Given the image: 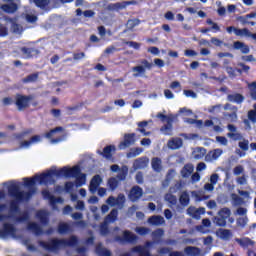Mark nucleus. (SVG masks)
Listing matches in <instances>:
<instances>
[{
	"label": "nucleus",
	"instance_id": "nucleus-1",
	"mask_svg": "<svg viewBox=\"0 0 256 256\" xmlns=\"http://www.w3.org/2000/svg\"><path fill=\"white\" fill-rule=\"evenodd\" d=\"M55 177H65L66 179H76V185L81 187L87 183V174L81 173V166L75 165L72 168L64 166L60 169H50L45 173L36 175L31 179H26L25 185L31 187L35 183L39 185H55Z\"/></svg>",
	"mask_w": 256,
	"mask_h": 256
},
{
	"label": "nucleus",
	"instance_id": "nucleus-2",
	"mask_svg": "<svg viewBox=\"0 0 256 256\" xmlns=\"http://www.w3.org/2000/svg\"><path fill=\"white\" fill-rule=\"evenodd\" d=\"M26 179H33V177L23 179L24 187H28L29 189L27 192L21 191L19 185L17 184H10L7 188L8 195L15 199L10 202V213H19V204L23 203V201H30L31 197L37 193V188H35V185L27 186L25 184Z\"/></svg>",
	"mask_w": 256,
	"mask_h": 256
},
{
	"label": "nucleus",
	"instance_id": "nucleus-3",
	"mask_svg": "<svg viewBox=\"0 0 256 256\" xmlns=\"http://www.w3.org/2000/svg\"><path fill=\"white\" fill-rule=\"evenodd\" d=\"M40 247L46 249V251H59L61 247H75L79 243L77 236H70L69 239H57L52 238L49 242L39 241Z\"/></svg>",
	"mask_w": 256,
	"mask_h": 256
},
{
	"label": "nucleus",
	"instance_id": "nucleus-4",
	"mask_svg": "<svg viewBox=\"0 0 256 256\" xmlns=\"http://www.w3.org/2000/svg\"><path fill=\"white\" fill-rule=\"evenodd\" d=\"M33 99H35L33 95L16 94L15 105L18 111H25V109H29V107H31V103L33 107H37L39 102H33Z\"/></svg>",
	"mask_w": 256,
	"mask_h": 256
},
{
	"label": "nucleus",
	"instance_id": "nucleus-5",
	"mask_svg": "<svg viewBox=\"0 0 256 256\" xmlns=\"http://www.w3.org/2000/svg\"><path fill=\"white\" fill-rule=\"evenodd\" d=\"M157 119H160L162 123H165L161 128L160 131L163 133V135H173V121H175V118L173 116H167L161 112H159L156 115Z\"/></svg>",
	"mask_w": 256,
	"mask_h": 256
},
{
	"label": "nucleus",
	"instance_id": "nucleus-6",
	"mask_svg": "<svg viewBox=\"0 0 256 256\" xmlns=\"http://www.w3.org/2000/svg\"><path fill=\"white\" fill-rule=\"evenodd\" d=\"M137 141V134L135 133H125L123 137V141L118 144V149L123 151L125 149H129L132 145H135Z\"/></svg>",
	"mask_w": 256,
	"mask_h": 256
},
{
	"label": "nucleus",
	"instance_id": "nucleus-7",
	"mask_svg": "<svg viewBox=\"0 0 256 256\" xmlns=\"http://www.w3.org/2000/svg\"><path fill=\"white\" fill-rule=\"evenodd\" d=\"M140 63L141 65L132 68L133 73H136L134 74V77H139V75H145L147 70L151 71L154 67L153 63L149 62L147 59H142Z\"/></svg>",
	"mask_w": 256,
	"mask_h": 256
},
{
	"label": "nucleus",
	"instance_id": "nucleus-8",
	"mask_svg": "<svg viewBox=\"0 0 256 256\" xmlns=\"http://www.w3.org/2000/svg\"><path fill=\"white\" fill-rule=\"evenodd\" d=\"M41 195H42L43 199L49 201L50 206L52 207V209H57V203H63V198L55 197L47 189L42 190Z\"/></svg>",
	"mask_w": 256,
	"mask_h": 256
},
{
	"label": "nucleus",
	"instance_id": "nucleus-9",
	"mask_svg": "<svg viewBox=\"0 0 256 256\" xmlns=\"http://www.w3.org/2000/svg\"><path fill=\"white\" fill-rule=\"evenodd\" d=\"M137 239H139V237H137V235H135L133 232L129 230L123 231V237L121 236L115 237V240L120 241V243H136Z\"/></svg>",
	"mask_w": 256,
	"mask_h": 256
},
{
	"label": "nucleus",
	"instance_id": "nucleus-10",
	"mask_svg": "<svg viewBox=\"0 0 256 256\" xmlns=\"http://www.w3.org/2000/svg\"><path fill=\"white\" fill-rule=\"evenodd\" d=\"M142 197H143V188L136 185L130 189L128 198L130 199V201H132V203L139 201Z\"/></svg>",
	"mask_w": 256,
	"mask_h": 256
},
{
	"label": "nucleus",
	"instance_id": "nucleus-11",
	"mask_svg": "<svg viewBox=\"0 0 256 256\" xmlns=\"http://www.w3.org/2000/svg\"><path fill=\"white\" fill-rule=\"evenodd\" d=\"M17 233V228L11 223H4L3 229L0 230L1 237H7V235H11L12 237L15 236Z\"/></svg>",
	"mask_w": 256,
	"mask_h": 256
},
{
	"label": "nucleus",
	"instance_id": "nucleus-12",
	"mask_svg": "<svg viewBox=\"0 0 256 256\" xmlns=\"http://www.w3.org/2000/svg\"><path fill=\"white\" fill-rule=\"evenodd\" d=\"M102 182H103V178H101L99 174H96L95 176H93L89 185L90 193H96L97 190L99 189V185H101Z\"/></svg>",
	"mask_w": 256,
	"mask_h": 256
},
{
	"label": "nucleus",
	"instance_id": "nucleus-13",
	"mask_svg": "<svg viewBox=\"0 0 256 256\" xmlns=\"http://www.w3.org/2000/svg\"><path fill=\"white\" fill-rule=\"evenodd\" d=\"M115 151V145H107L106 147H104L103 151L100 152V155L104 157V159L111 161V159H113V153H115Z\"/></svg>",
	"mask_w": 256,
	"mask_h": 256
},
{
	"label": "nucleus",
	"instance_id": "nucleus-14",
	"mask_svg": "<svg viewBox=\"0 0 256 256\" xmlns=\"http://www.w3.org/2000/svg\"><path fill=\"white\" fill-rule=\"evenodd\" d=\"M39 141H41V136L34 135L29 140H24V141L20 142V149H29V147H31V145H33L35 143H39Z\"/></svg>",
	"mask_w": 256,
	"mask_h": 256
},
{
	"label": "nucleus",
	"instance_id": "nucleus-15",
	"mask_svg": "<svg viewBox=\"0 0 256 256\" xmlns=\"http://www.w3.org/2000/svg\"><path fill=\"white\" fill-rule=\"evenodd\" d=\"M222 153L223 150L221 149L211 150L206 154L205 161H207V163H211V161H217V158L221 157Z\"/></svg>",
	"mask_w": 256,
	"mask_h": 256
},
{
	"label": "nucleus",
	"instance_id": "nucleus-16",
	"mask_svg": "<svg viewBox=\"0 0 256 256\" xmlns=\"http://www.w3.org/2000/svg\"><path fill=\"white\" fill-rule=\"evenodd\" d=\"M137 2L135 1H126L124 3L117 2L115 4L108 5L109 11H121V9H125L126 5H136Z\"/></svg>",
	"mask_w": 256,
	"mask_h": 256
},
{
	"label": "nucleus",
	"instance_id": "nucleus-17",
	"mask_svg": "<svg viewBox=\"0 0 256 256\" xmlns=\"http://www.w3.org/2000/svg\"><path fill=\"white\" fill-rule=\"evenodd\" d=\"M0 9H2L4 13H8L9 15H11L13 13H16V11L19 9V6L15 2L10 1L7 4L2 5Z\"/></svg>",
	"mask_w": 256,
	"mask_h": 256
},
{
	"label": "nucleus",
	"instance_id": "nucleus-18",
	"mask_svg": "<svg viewBox=\"0 0 256 256\" xmlns=\"http://www.w3.org/2000/svg\"><path fill=\"white\" fill-rule=\"evenodd\" d=\"M227 101L230 103H236V105H241L245 101V96L241 93L228 94Z\"/></svg>",
	"mask_w": 256,
	"mask_h": 256
},
{
	"label": "nucleus",
	"instance_id": "nucleus-19",
	"mask_svg": "<svg viewBox=\"0 0 256 256\" xmlns=\"http://www.w3.org/2000/svg\"><path fill=\"white\" fill-rule=\"evenodd\" d=\"M151 167L155 173H161V171H163V161H161V158H152Z\"/></svg>",
	"mask_w": 256,
	"mask_h": 256
},
{
	"label": "nucleus",
	"instance_id": "nucleus-20",
	"mask_svg": "<svg viewBox=\"0 0 256 256\" xmlns=\"http://www.w3.org/2000/svg\"><path fill=\"white\" fill-rule=\"evenodd\" d=\"M233 49H235L236 51H241V53H243L244 55H247V53L251 51L249 46L241 41L234 42Z\"/></svg>",
	"mask_w": 256,
	"mask_h": 256
},
{
	"label": "nucleus",
	"instance_id": "nucleus-21",
	"mask_svg": "<svg viewBox=\"0 0 256 256\" xmlns=\"http://www.w3.org/2000/svg\"><path fill=\"white\" fill-rule=\"evenodd\" d=\"M28 231H32L35 235H43V228L37 222H30L27 225Z\"/></svg>",
	"mask_w": 256,
	"mask_h": 256
},
{
	"label": "nucleus",
	"instance_id": "nucleus-22",
	"mask_svg": "<svg viewBox=\"0 0 256 256\" xmlns=\"http://www.w3.org/2000/svg\"><path fill=\"white\" fill-rule=\"evenodd\" d=\"M149 164V160L147 158H138L134 161L133 167L134 169H145Z\"/></svg>",
	"mask_w": 256,
	"mask_h": 256
},
{
	"label": "nucleus",
	"instance_id": "nucleus-23",
	"mask_svg": "<svg viewBox=\"0 0 256 256\" xmlns=\"http://www.w3.org/2000/svg\"><path fill=\"white\" fill-rule=\"evenodd\" d=\"M36 217H37V219H39V221L42 225H49V216L47 215V212H45L43 210H39L36 213Z\"/></svg>",
	"mask_w": 256,
	"mask_h": 256
},
{
	"label": "nucleus",
	"instance_id": "nucleus-24",
	"mask_svg": "<svg viewBox=\"0 0 256 256\" xmlns=\"http://www.w3.org/2000/svg\"><path fill=\"white\" fill-rule=\"evenodd\" d=\"M133 253H138L139 256H151V252L149 249L145 248V246H135L132 248Z\"/></svg>",
	"mask_w": 256,
	"mask_h": 256
},
{
	"label": "nucleus",
	"instance_id": "nucleus-25",
	"mask_svg": "<svg viewBox=\"0 0 256 256\" xmlns=\"http://www.w3.org/2000/svg\"><path fill=\"white\" fill-rule=\"evenodd\" d=\"M193 170H194L193 165L186 164L181 170V176L184 179H189V177H191V174L193 173Z\"/></svg>",
	"mask_w": 256,
	"mask_h": 256
},
{
	"label": "nucleus",
	"instance_id": "nucleus-26",
	"mask_svg": "<svg viewBox=\"0 0 256 256\" xmlns=\"http://www.w3.org/2000/svg\"><path fill=\"white\" fill-rule=\"evenodd\" d=\"M168 146L170 149H181V147H183V139L174 138L168 141Z\"/></svg>",
	"mask_w": 256,
	"mask_h": 256
},
{
	"label": "nucleus",
	"instance_id": "nucleus-27",
	"mask_svg": "<svg viewBox=\"0 0 256 256\" xmlns=\"http://www.w3.org/2000/svg\"><path fill=\"white\" fill-rule=\"evenodd\" d=\"M184 251L186 255H189V256L201 255V248L195 247V246H187Z\"/></svg>",
	"mask_w": 256,
	"mask_h": 256
},
{
	"label": "nucleus",
	"instance_id": "nucleus-28",
	"mask_svg": "<svg viewBox=\"0 0 256 256\" xmlns=\"http://www.w3.org/2000/svg\"><path fill=\"white\" fill-rule=\"evenodd\" d=\"M118 215L119 211L117 209H112L110 213L104 218V221L107 223H115V221H117Z\"/></svg>",
	"mask_w": 256,
	"mask_h": 256
},
{
	"label": "nucleus",
	"instance_id": "nucleus-29",
	"mask_svg": "<svg viewBox=\"0 0 256 256\" xmlns=\"http://www.w3.org/2000/svg\"><path fill=\"white\" fill-rule=\"evenodd\" d=\"M39 79V72H35L32 74H29L25 78L22 79V83L28 84V83H36Z\"/></svg>",
	"mask_w": 256,
	"mask_h": 256
},
{
	"label": "nucleus",
	"instance_id": "nucleus-30",
	"mask_svg": "<svg viewBox=\"0 0 256 256\" xmlns=\"http://www.w3.org/2000/svg\"><path fill=\"white\" fill-rule=\"evenodd\" d=\"M31 133H33V128H28L20 133H15L13 136L17 141H21L24 137H27V135H31Z\"/></svg>",
	"mask_w": 256,
	"mask_h": 256
},
{
	"label": "nucleus",
	"instance_id": "nucleus-31",
	"mask_svg": "<svg viewBox=\"0 0 256 256\" xmlns=\"http://www.w3.org/2000/svg\"><path fill=\"white\" fill-rule=\"evenodd\" d=\"M109 233H111V231L109 230V222L104 220L100 224V235H102L103 237H106V235H109Z\"/></svg>",
	"mask_w": 256,
	"mask_h": 256
},
{
	"label": "nucleus",
	"instance_id": "nucleus-32",
	"mask_svg": "<svg viewBox=\"0 0 256 256\" xmlns=\"http://www.w3.org/2000/svg\"><path fill=\"white\" fill-rule=\"evenodd\" d=\"M163 235H165V231L161 228L152 232L153 239H155L154 243H161V237H163Z\"/></svg>",
	"mask_w": 256,
	"mask_h": 256
},
{
	"label": "nucleus",
	"instance_id": "nucleus-33",
	"mask_svg": "<svg viewBox=\"0 0 256 256\" xmlns=\"http://www.w3.org/2000/svg\"><path fill=\"white\" fill-rule=\"evenodd\" d=\"M69 231H71V226L69 224L63 222L58 225V233L60 235H65V233H69Z\"/></svg>",
	"mask_w": 256,
	"mask_h": 256
},
{
	"label": "nucleus",
	"instance_id": "nucleus-34",
	"mask_svg": "<svg viewBox=\"0 0 256 256\" xmlns=\"http://www.w3.org/2000/svg\"><path fill=\"white\" fill-rule=\"evenodd\" d=\"M127 173H129V168H127V166H123L116 177L119 181H125V179H127Z\"/></svg>",
	"mask_w": 256,
	"mask_h": 256
},
{
	"label": "nucleus",
	"instance_id": "nucleus-35",
	"mask_svg": "<svg viewBox=\"0 0 256 256\" xmlns=\"http://www.w3.org/2000/svg\"><path fill=\"white\" fill-rule=\"evenodd\" d=\"M148 222L151 225H162V223H164L165 220L161 216H152L148 219Z\"/></svg>",
	"mask_w": 256,
	"mask_h": 256
},
{
	"label": "nucleus",
	"instance_id": "nucleus-36",
	"mask_svg": "<svg viewBox=\"0 0 256 256\" xmlns=\"http://www.w3.org/2000/svg\"><path fill=\"white\" fill-rule=\"evenodd\" d=\"M179 201H180V205H183V207H187L190 201L189 194L187 192H183L180 195Z\"/></svg>",
	"mask_w": 256,
	"mask_h": 256
},
{
	"label": "nucleus",
	"instance_id": "nucleus-37",
	"mask_svg": "<svg viewBox=\"0 0 256 256\" xmlns=\"http://www.w3.org/2000/svg\"><path fill=\"white\" fill-rule=\"evenodd\" d=\"M143 153V148H133L130 152L127 153L128 159H132L133 157H137V155H141Z\"/></svg>",
	"mask_w": 256,
	"mask_h": 256
},
{
	"label": "nucleus",
	"instance_id": "nucleus-38",
	"mask_svg": "<svg viewBox=\"0 0 256 256\" xmlns=\"http://www.w3.org/2000/svg\"><path fill=\"white\" fill-rule=\"evenodd\" d=\"M108 187L111 189V191H115L117 187H119V180L115 177H111L108 179Z\"/></svg>",
	"mask_w": 256,
	"mask_h": 256
},
{
	"label": "nucleus",
	"instance_id": "nucleus-39",
	"mask_svg": "<svg viewBox=\"0 0 256 256\" xmlns=\"http://www.w3.org/2000/svg\"><path fill=\"white\" fill-rule=\"evenodd\" d=\"M236 241L241 247H249L254 244L253 240H251L250 238H244V239L238 238L236 239Z\"/></svg>",
	"mask_w": 256,
	"mask_h": 256
},
{
	"label": "nucleus",
	"instance_id": "nucleus-40",
	"mask_svg": "<svg viewBox=\"0 0 256 256\" xmlns=\"http://www.w3.org/2000/svg\"><path fill=\"white\" fill-rule=\"evenodd\" d=\"M219 217H222L224 219H229V217H231V209L225 207L220 209V211L218 212Z\"/></svg>",
	"mask_w": 256,
	"mask_h": 256
},
{
	"label": "nucleus",
	"instance_id": "nucleus-41",
	"mask_svg": "<svg viewBox=\"0 0 256 256\" xmlns=\"http://www.w3.org/2000/svg\"><path fill=\"white\" fill-rule=\"evenodd\" d=\"M234 33L237 37H247V35H249V29H247V28H243V29L235 28Z\"/></svg>",
	"mask_w": 256,
	"mask_h": 256
},
{
	"label": "nucleus",
	"instance_id": "nucleus-42",
	"mask_svg": "<svg viewBox=\"0 0 256 256\" xmlns=\"http://www.w3.org/2000/svg\"><path fill=\"white\" fill-rule=\"evenodd\" d=\"M248 89L250 91V97L253 101H256V82L248 84Z\"/></svg>",
	"mask_w": 256,
	"mask_h": 256
},
{
	"label": "nucleus",
	"instance_id": "nucleus-43",
	"mask_svg": "<svg viewBox=\"0 0 256 256\" xmlns=\"http://www.w3.org/2000/svg\"><path fill=\"white\" fill-rule=\"evenodd\" d=\"M220 239H231L233 233L229 229H220Z\"/></svg>",
	"mask_w": 256,
	"mask_h": 256
},
{
	"label": "nucleus",
	"instance_id": "nucleus-44",
	"mask_svg": "<svg viewBox=\"0 0 256 256\" xmlns=\"http://www.w3.org/2000/svg\"><path fill=\"white\" fill-rule=\"evenodd\" d=\"M231 199L235 205H245V200L235 193L231 194Z\"/></svg>",
	"mask_w": 256,
	"mask_h": 256
},
{
	"label": "nucleus",
	"instance_id": "nucleus-45",
	"mask_svg": "<svg viewBox=\"0 0 256 256\" xmlns=\"http://www.w3.org/2000/svg\"><path fill=\"white\" fill-rule=\"evenodd\" d=\"M165 200L170 203V205H177V197L171 193L165 195Z\"/></svg>",
	"mask_w": 256,
	"mask_h": 256
},
{
	"label": "nucleus",
	"instance_id": "nucleus-46",
	"mask_svg": "<svg viewBox=\"0 0 256 256\" xmlns=\"http://www.w3.org/2000/svg\"><path fill=\"white\" fill-rule=\"evenodd\" d=\"M236 223L238 227L244 228L247 225V223H249V218L247 217V215H245L244 217H239Z\"/></svg>",
	"mask_w": 256,
	"mask_h": 256
},
{
	"label": "nucleus",
	"instance_id": "nucleus-47",
	"mask_svg": "<svg viewBox=\"0 0 256 256\" xmlns=\"http://www.w3.org/2000/svg\"><path fill=\"white\" fill-rule=\"evenodd\" d=\"M214 223L218 226V227H225V225H227V219L223 218V217H215L214 218Z\"/></svg>",
	"mask_w": 256,
	"mask_h": 256
},
{
	"label": "nucleus",
	"instance_id": "nucleus-48",
	"mask_svg": "<svg viewBox=\"0 0 256 256\" xmlns=\"http://www.w3.org/2000/svg\"><path fill=\"white\" fill-rule=\"evenodd\" d=\"M61 131H63V127L58 126V127L54 128V129H51L49 132H47L45 137H47V139H51V137H53V135L55 133H59Z\"/></svg>",
	"mask_w": 256,
	"mask_h": 256
},
{
	"label": "nucleus",
	"instance_id": "nucleus-49",
	"mask_svg": "<svg viewBox=\"0 0 256 256\" xmlns=\"http://www.w3.org/2000/svg\"><path fill=\"white\" fill-rule=\"evenodd\" d=\"M17 223H24V221H29V212H23L21 216L15 218Z\"/></svg>",
	"mask_w": 256,
	"mask_h": 256
},
{
	"label": "nucleus",
	"instance_id": "nucleus-50",
	"mask_svg": "<svg viewBox=\"0 0 256 256\" xmlns=\"http://www.w3.org/2000/svg\"><path fill=\"white\" fill-rule=\"evenodd\" d=\"M21 53L23 55H26V57H33V51H35L33 48H28V47H22L20 48Z\"/></svg>",
	"mask_w": 256,
	"mask_h": 256
},
{
	"label": "nucleus",
	"instance_id": "nucleus-51",
	"mask_svg": "<svg viewBox=\"0 0 256 256\" xmlns=\"http://www.w3.org/2000/svg\"><path fill=\"white\" fill-rule=\"evenodd\" d=\"M96 253L99 256H111V251L105 249V248H101V247H97L96 248Z\"/></svg>",
	"mask_w": 256,
	"mask_h": 256
},
{
	"label": "nucleus",
	"instance_id": "nucleus-52",
	"mask_svg": "<svg viewBox=\"0 0 256 256\" xmlns=\"http://www.w3.org/2000/svg\"><path fill=\"white\" fill-rule=\"evenodd\" d=\"M238 147H240L242 151H249V140L243 139V141L238 143Z\"/></svg>",
	"mask_w": 256,
	"mask_h": 256
},
{
	"label": "nucleus",
	"instance_id": "nucleus-53",
	"mask_svg": "<svg viewBox=\"0 0 256 256\" xmlns=\"http://www.w3.org/2000/svg\"><path fill=\"white\" fill-rule=\"evenodd\" d=\"M188 213L194 217V219H199L201 217V214L198 209H195L193 207L188 208Z\"/></svg>",
	"mask_w": 256,
	"mask_h": 256
},
{
	"label": "nucleus",
	"instance_id": "nucleus-54",
	"mask_svg": "<svg viewBox=\"0 0 256 256\" xmlns=\"http://www.w3.org/2000/svg\"><path fill=\"white\" fill-rule=\"evenodd\" d=\"M24 19L27 21V23H37V15L33 14H25Z\"/></svg>",
	"mask_w": 256,
	"mask_h": 256
},
{
	"label": "nucleus",
	"instance_id": "nucleus-55",
	"mask_svg": "<svg viewBox=\"0 0 256 256\" xmlns=\"http://www.w3.org/2000/svg\"><path fill=\"white\" fill-rule=\"evenodd\" d=\"M151 232V229L147 228V227H137L136 228V233H138V235H148V233Z\"/></svg>",
	"mask_w": 256,
	"mask_h": 256
},
{
	"label": "nucleus",
	"instance_id": "nucleus-56",
	"mask_svg": "<svg viewBox=\"0 0 256 256\" xmlns=\"http://www.w3.org/2000/svg\"><path fill=\"white\" fill-rule=\"evenodd\" d=\"M50 1H34V4L36 7H39L40 9H47L49 7Z\"/></svg>",
	"mask_w": 256,
	"mask_h": 256
},
{
	"label": "nucleus",
	"instance_id": "nucleus-57",
	"mask_svg": "<svg viewBox=\"0 0 256 256\" xmlns=\"http://www.w3.org/2000/svg\"><path fill=\"white\" fill-rule=\"evenodd\" d=\"M184 55H185V57H197V55H199V53H197V51H195V50L187 49L184 51Z\"/></svg>",
	"mask_w": 256,
	"mask_h": 256
},
{
	"label": "nucleus",
	"instance_id": "nucleus-58",
	"mask_svg": "<svg viewBox=\"0 0 256 256\" xmlns=\"http://www.w3.org/2000/svg\"><path fill=\"white\" fill-rule=\"evenodd\" d=\"M11 29H12L13 33H21V31H23V30L21 29V25H19V24L16 23V22H13V23H12Z\"/></svg>",
	"mask_w": 256,
	"mask_h": 256
},
{
	"label": "nucleus",
	"instance_id": "nucleus-59",
	"mask_svg": "<svg viewBox=\"0 0 256 256\" xmlns=\"http://www.w3.org/2000/svg\"><path fill=\"white\" fill-rule=\"evenodd\" d=\"M248 119L251 121V123H256V111L249 110Z\"/></svg>",
	"mask_w": 256,
	"mask_h": 256
},
{
	"label": "nucleus",
	"instance_id": "nucleus-60",
	"mask_svg": "<svg viewBox=\"0 0 256 256\" xmlns=\"http://www.w3.org/2000/svg\"><path fill=\"white\" fill-rule=\"evenodd\" d=\"M216 141L220 143V145L227 146L228 140L225 136H217Z\"/></svg>",
	"mask_w": 256,
	"mask_h": 256
},
{
	"label": "nucleus",
	"instance_id": "nucleus-61",
	"mask_svg": "<svg viewBox=\"0 0 256 256\" xmlns=\"http://www.w3.org/2000/svg\"><path fill=\"white\" fill-rule=\"evenodd\" d=\"M211 44L215 45V47H221L223 45V41L220 40L219 38H211Z\"/></svg>",
	"mask_w": 256,
	"mask_h": 256
},
{
	"label": "nucleus",
	"instance_id": "nucleus-62",
	"mask_svg": "<svg viewBox=\"0 0 256 256\" xmlns=\"http://www.w3.org/2000/svg\"><path fill=\"white\" fill-rule=\"evenodd\" d=\"M135 179H136V183H138V185H143V181H144L143 172H137Z\"/></svg>",
	"mask_w": 256,
	"mask_h": 256
},
{
	"label": "nucleus",
	"instance_id": "nucleus-63",
	"mask_svg": "<svg viewBox=\"0 0 256 256\" xmlns=\"http://www.w3.org/2000/svg\"><path fill=\"white\" fill-rule=\"evenodd\" d=\"M198 152L200 154H196L195 159H201L203 156H205V153H207V149L200 147V148H198Z\"/></svg>",
	"mask_w": 256,
	"mask_h": 256
},
{
	"label": "nucleus",
	"instance_id": "nucleus-64",
	"mask_svg": "<svg viewBox=\"0 0 256 256\" xmlns=\"http://www.w3.org/2000/svg\"><path fill=\"white\" fill-rule=\"evenodd\" d=\"M226 72L228 73L229 77H236V68L233 67H226Z\"/></svg>",
	"mask_w": 256,
	"mask_h": 256
}]
</instances>
